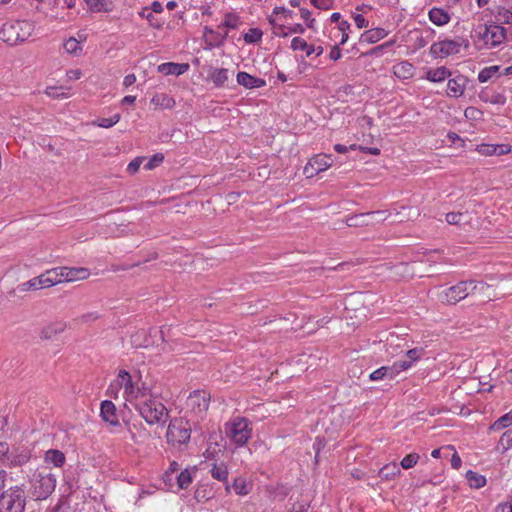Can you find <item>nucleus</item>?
<instances>
[{
	"mask_svg": "<svg viewBox=\"0 0 512 512\" xmlns=\"http://www.w3.org/2000/svg\"><path fill=\"white\" fill-rule=\"evenodd\" d=\"M191 426L187 420L175 418L170 421L166 437L172 444H186L190 440Z\"/></svg>",
	"mask_w": 512,
	"mask_h": 512,
	"instance_id": "obj_5",
	"label": "nucleus"
},
{
	"mask_svg": "<svg viewBox=\"0 0 512 512\" xmlns=\"http://www.w3.org/2000/svg\"><path fill=\"white\" fill-rule=\"evenodd\" d=\"M238 22H239V17L234 15V14H231V13H228L225 15V21L223 23V26L227 27V28H236L237 25H238Z\"/></svg>",
	"mask_w": 512,
	"mask_h": 512,
	"instance_id": "obj_48",
	"label": "nucleus"
},
{
	"mask_svg": "<svg viewBox=\"0 0 512 512\" xmlns=\"http://www.w3.org/2000/svg\"><path fill=\"white\" fill-rule=\"evenodd\" d=\"M496 149L494 152V155H504L508 152H510L511 147L509 145L501 144V145H495Z\"/></svg>",
	"mask_w": 512,
	"mask_h": 512,
	"instance_id": "obj_60",
	"label": "nucleus"
},
{
	"mask_svg": "<svg viewBox=\"0 0 512 512\" xmlns=\"http://www.w3.org/2000/svg\"><path fill=\"white\" fill-rule=\"evenodd\" d=\"M140 15H141L142 17H145V18L150 22V24H151L152 26L157 27V28H159V27H160V24H158V23H157V24H155V23L153 22L154 17H153V15H152V12H149V10H148V8H147V7L143 9V11L140 13Z\"/></svg>",
	"mask_w": 512,
	"mask_h": 512,
	"instance_id": "obj_59",
	"label": "nucleus"
},
{
	"mask_svg": "<svg viewBox=\"0 0 512 512\" xmlns=\"http://www.w3.org/2000/svg\"><path fill=\"white\" fill-rule=\"evenodd\" d=\"M136 410L143 419L150 425L165 424L168 419V410L159 400L153 397L139 400Z\"/></svg>",
	"mask_w": 512,
	"mask_h": 512,
	"instance_id": "obj_1",
	"label": "nucleus"
},
{
	"mask_svg": "<svg viewBox=\"0 0 512 512\" xmlns=\"http://www.w3.org/2000/svg\"><path fill=\"white\" fill-rule=\"evenodd\" d=\"M312 163L315 165L316 169L320 172L325 171L329 167L332 166L331 155L326 154H318L310 159Z\"/></svg>",
	"mask_w": 512,
	"mask_h": 512,
	"instance_id": "obj_27",
	"label": "nucleus"
},
{
	"mask_svg": "<svg viewBox=\"0 0 512 512\" xmlns=\"http://www.w3.org/2000/svg\"><path fill=\"white\" fill-rule=\"evenodd\" d=\"M461 43L459 40H443L432 44L430 47V54L434 58L446 57L449 55L457 54L460 51Z\"/></svg>",
	"mask_w": 512,
	"mask_h": 512,
	"instance_id": "obj_11",
	"label": "nucleus"
},
{
	"mask_svg": "<svg viewBox=\"0 0 512 512\" xmlns=\"http://www.w3.org/2000/svg\"><path fill=\"white\" fill-rule=\"evenodd\" d=\"M64 270V267H56L46 270L43 274L48 282V287L62 283L64 280V274L60 272Z\"/></svg>",
	"mask_w": 512,
	"mask_h": 512,
	"instance_id": "obj_22",
	"label": "nucleus"
},
{
	"mask_svg": "<svg viewBox=\"0 0 512 512\" xmlns=\"http://www.w3.org/2000/svg\"><path fill=\"white\" fill-rule=\"evenodd\" d=\"M99 318H100L99 314L95 311H92V312L84 313V314L74 318L72 321L76 325H82V324H88V323L95 322Z\"/></svg>",
	"mask_w": 512,
	"mask_h": 512,
	"instance_id": "obj_37",
	"label": "nucleus"
},
{
	"mask_svg": "<svg viewBox=\"0 0 512 512\" xmlns=\"http://www.w3.org/2000/svg\"><path fill=\"white\" fill-rule=\"evenodd\" d=\"M387 35V32L383 28H374L365 31L360 36V42H366L369 44H373L383 39Z\"/></svg>",
	"mask_w": 512,
	"mask_h": 512,
	"instance_id": "obj_18",
	"label": "nucleus"
},
{
	"mask_svg": "<svg viewBox=\"0 0 512 512\" xmlns=\"http://www.w3.org/2000/svg\"><path fill=\"white\" fill-rule=\"evenodd\" d=\"M400 472L401 471H400L398 464L393 462V463L386 464L385 466H383L379 471V475L382 478L389 480V479L395 477L396 475L400 474Z\"/></svg>",
	"mask_w": 512,
	"mask_h": 512,
	"instance_id": "obj_31",
	"label": "nucleus"
},
{
	"mask_svg": "<svg viewBox=\"0 0 512 512\" xmlns=\"http://www.w3.org/2000/svg\"><path fill=\"white\" fill-rule=\"evenodd\" d=\"M466 77L463 75L456 76L448 80L447 93L452 97H459L463 94L466 84Z\"/></svg>",
	"mask_w": 512,
	"mask_h": 512,
	"instance_id": "obj_14",
	"label": "nucleus"
},
{
	"mask_svg": "<svg viewBox=\"0 0 512 512\" xmlns=\"http://www.w3.org/2000/svg\"><path fill=\"white\" fill-rule=\"evenodd\" d=\"M387 371L388 370H387L386 366L380 367L379 369L373 371L370 374L369 378L372 381L383 380V379H385V374Z\"/></svg>",
	"mask_w": 512,
	"mask_h": 512,
	"instance_id": "obj_50",
	"label": "nucleus"
},
{
	"mask_svg": "<svg viewBox=\"0 0 512 512\" xmlns=\"http://www.w3.org/2000/svg\"><path fill=\"white\" fill-rule=\"evenodd\" d=\"M512 425V410L498 418L491 426L493 430H501Z\"/></svg>",
	"mask_w": 512,
	"mask_h": 512,
	"instance_id": "obj_35",
	"label": "nucleus"
},
{
	"mask_svg": "<svg viewBox=\"0 0 512 512\" xmlns=\"http://www.w3.org/2000/svg\"><path fill=\"white\" fill-rule=\"evenodd\" d=\"M478 293L483 301H491L497 297L491 285L484 282H475L471 285V294Z\"/></svg>",
	"mask_w": 512,
	"mask_h": 512,
	"instance_id": "obj_13",
	"label": "nucleus"
},
{
	"mask_svg": "<svg viewBox=\"0 0 512 512\" xmlns=\"http://www.w3.org/2000/svg\"><path fill=\"white\" fill-rule=\"evenodd\" d=\"M419 458L417 453H410L402 459L400 465L403 469H410L417 464Z\"/></svg>",
	"mask_w": 512,
	"mask_h": 512,
	"instance_id": "obj_42",
	"label": "nucleus"
},
{
	"mask_svg": "<svg viewBox=\"0 0 512 512\" xmlns=\"http://www.w3.org/2000/svg\"><path fill=\"white\" fill-rule=\"evenodd\" d=\"M291 48L293 50H306V48H308V44L303 38L294 37L291 41Z\"/></svg>",
	"mask_w": 512,
	"mask_h": 512,
	"instance_id": "obj_49",
	"label": "nucleus"
},
{
	"mask_svg": "<svg viewBox=\"0 0 512 512\" xmlns=\"http://www.w3.org/2000/svg\"><path fill=\"white\" fill-rule=\"evenodd\" d=\"M329 321H330V318L323 317L322 319L318 320L315 325H313L311 327H307L306 331H307V333H313L314 331H316L318 329V327L327 324Z\"/></svg>",
	"mask_w": 512,
	"mask_h": 512,
	"instance_id": "obj_57",
	"label": "nucleus"
},
{
	"mask_svg": "<svg viewBox=\"0 0 512 512\" xmlns=\"http://www.w3.org/2000/svg\"><path fill=\"white\" fill-rule=\"evenodd\" d=\"M237 82L248 89L260 88L266 85L264 79L256 78L246 72H239L237 74Z\"/></svg>",
	"mask_w": 512,
	"mask_h": 512,
	"instance_id": "obj_15",
	"label": "nucleus"
},
{
	"mask_svg": "<svg viewBox=\"0 0 512 512\" xmlns=\"http://www.w3.org/2000/svg\"><path fill=\"white\" fill-rule=\"evenodd\" d=\"M429 19L432 23H434L437 26H443L447 24L450 21V15L448 12L441 8L434 7L432 8L429 13Z\"/></svg>",
	"mask_w": 512,
	"mask_h": 512,
	"instance_id": "obj_21",
	"label": "nucleus"
},
{
	"mask_svg": "<svg viewBox=\"0 0 512 512\" xmlns=\"http://www.w3.org/2000/svg\"><path fill=\"white\" fill-rule=\"evenodd\" d=\"M500 69V66L494 65L490 67H486L482 69L478 74V80L481 83L487 82L489 79H491Z\"/></svg>",
	"mask_w": 512,
	"mask_h": 512,
	"instance_id": "obj_38",
	"label": "nucleus"
},
{
	"mask_svg": "<svg viewBox=\"0 0 512 512\" xmlns=\"http://www.w3.org/2000/svg\"><path fill=\"white\" fill-rule=\"evenodd\" d=\"M191 482H192V475H191V472L187 469L182 471L177 478L178 486L181 489H186L191 484Z\"/></svg>",
	"mask_w": 512,
	"mask_h": 512,
	"instance_id": "obj_41",
	"label": "nucleus"
},
{
	"mask_svg": "<svg viewBox=\"0 0 512 512\" xmlns=\"http://www.w3.org/2000/svg\"><path fill=\"white\" fill-rule=\"evenodd\" d=\"M100 414L103 420L110 423L111 425H117L119 423L116 415L115 405L109 400H105L101 403Z\"/></svg>",
	"mask_w": 512,
	"mask_h": 512,
	"instance_id": "obj_16",
	"label": "nucleus"
},
{
	"mask_svg": "<svg viewBox=\"0 0 512 512\" xmlns=\"http://www.w3.org/2000/svg\"><path fill=\"white\" fill-rule=\"evenodd\" d=\"M311 3L316 8L327 10L332 6L333 0H311Z\"/></svg>",
	"mask_w": 512,
	"mask_h": 512,
	"instance_id": "obj_55",
	"label": "nucleus"
},
{
	"mask_svg": "<svg viewBox=\"0 0 512 512\" xmlns=\"http://www.w3.org/2000/svg\"><path fill=\"white\" fill-rule=\"evenodd\" d=\"M232 487L238 495H247L249 493L248 484L242 478H236Z\"/></svg>",
	"mask_w": 512,
	"mask_h": 512,
	"instance_id": "obj_40",
	"label": "nucleus"
},
{
	"mask_svg": "<svg viewBox=\"0 0 512 512\" xmlns=\"http://www.w3.org/2000/svg\"><path fill=\"white\" fill-rule=\"evenodd\" d=\"M466 479H467L470 487L475 488V489L482 488L486 484V478L483 475L478 474L471 470L467 471Z\"/></svg>",
	"mask_w": 512,
	"mask_h": 512,
	"instance_id": "obj_29",
	"label": "nucleus"
},
{
	"mask_svg": "<svg viewBox=\"0 0 512 512\" xmlns=\"http://www.w3.org/2000/svg\"><path fill=\"white\" fill-rule=\"evenodd\" d=\"M387 372L385 374V379H394L399 374L398 365H395V363L392 366H386Z\"/></svg>",
	"mask_w": 512,
	"mask_h": 512,
	"instance_id": "obj_56",
	"label": "nucleus"
},
{
	"mask_svg": "<svg viewBox=\"0 0 512 512\" xmlns=\"http://www.w3.org/2000/svg\"><path fill=\"white\" fill-rule=\"evenodd\" d=\"M145 160L144 157H136L134 158L127 166V172L131 175L138 172L141 164Z\"/></svg>",
	"mask_w": 512,
	"mask_h": 512,
	"instance_id": "obj_46",
	"label": "nucleus"
},
{
	"mask_svg": "<svg viewBox=\"0 0 512 512\" xmlns=\"http://www.w3.org/2000/svg\"><path fill=\"white\" fill-rule=\"evenodd\" d=\"M479 97L481 100L490 102L491 104L504 105L506 103L505 95L498 92H494L490 95L487 91H482Z\"/></svg>",
	"mask_w": 512,
	"mask_h": 512,
	"instance_id": "obj_28",
	"label": "nucleus"
},
{
	"mask_svg": "<svg viewBox=\"0 0 512 512\" xmlns=\"http://www.w3.org/2000/svg\"><path fill=\"white\" fill-rule=\"evenodd\" d=\"M189 68L188 64H178L173 62L163 63L158 66V71L164 75H181Z\"/></svg>",
	"mask_w": 512,
	"mask_h": 512,
	"instance_id": "obj_17",
	"label": "nucleus"
},
{
	"mask_svg": "<svg viewBox=\"0 0 512 512\" xmlns=\"http://www.w3.org/2000/svg\"><path fill=\"white\" fill-rule=\"evenodd\" d=\"M56 478L50 473L38 472L31 480V493L37 499H46L55 489Z\"/></svg>",
	"mask_w": 512,
	"mask_h": 512,
	"instance_id": "obj_4",
	"label": "nucleus"
},
{
	"mask_svg": "<svg viewBox=\"0 0 512 512\" xmlns=\"http://www.w3.org/2000/svg\"><path fill=\"white\" fill-rule=\"evenodd\" d=\"M66 457L60 450L50 449L45 454V461L53 464L55 467H61L64 465Z\"/></svg>",
	"mask_w": 512,
	"mask_h": 512,
	"instance_id": "obj_24",
	"label": "nucleus"
},
{
	"mask_svg": "<svg viewBox=\"0 0 512 512\" xmlns=\"http://www.w3.org/2000/svg\"><path fill=\"white\" fill-rule=\"evenodd\" d=\"M384 211H372L366 213L355 214L346 218V224L349 227H363L379 223L384 220Z\"/></svg>",
	"mask_w": 512,
	"mask_h": 512,
	"instance_id": "obj_9",
	"label": "nucleus"
},
{
	"mask_svg": "<svg viewBox=\"0 0 512 512\" xmlns=\"http://www.w3.org/2000/svg\"><path fill=\"white\" fill-rule=\"evenodd\" d=\"M63 46L66 52L72 55H79L82 51V46L80 42L74 37H71L68 40H66Z\"/></svg>",
	"mask_w": 512,
	"mask_h": 512,
	"instance_id": "obj_36",
	"label": "nucleus"
},
{
	"mask_svg": "<svg viewBox=\"0 0 512 512\" xmlns=\"http://www.w3.org/2000/svg\"><path fill=\"white\" fill-rule=\"evenodd\" d=\"M251 428L246 418H236L227 424L226 433L230 440L237 446H243L251 437Z\"/></svg>",
	"mask_w": 512,
	"mask_h": 512,
	"instance_id": "obj_6",
	"label": "nucleus"
},
{
	"mask_svg": "<svg viewBox=\"0 0 512 512\" xmlns=\"http://www.w3.org/2000/svg\"><path fill=\"white\" fill-rule=\"evenodd\" d=\"M151 102L155 106H160V107H163V108H170L175 103L174 100L171 97H169L167 94H164V93L155 94L152 97Z\"/></svg>",
	"mask_w": 512,
	"mask_h": 512,
	"instance_id": "obj_33",
	"label": "nucleus"
},
{
	"mask_svg": "<svg viewBox=\"0 0 512 512\" xmlns=\"http://www.w3.org/2000/svg\"><path fill=\"white\" fill-rule=\"evenodd\" d=\"M164 160V156L161 153L154 154L144 165L146 170H152L155 167L159 166Z\"/></svg>",
	"mask_w": 512,
	"mask_h": 512,
	"instance_id": "obj_44",
	"label": "nucleus"
},
{
	"mask_svg": "<svg viewBox=\"0 0 512 512\" xmlns=\"http://www.w3.org/2000/svg\"><path fill=\"white\" fill-rule=\"evenodd\" d=\"M119 383L121 386H124L125 392L129 395H134L135 386L132 381V377L126 370H120L118 374Z\"/></svg>",
	"mask_w": 512,
	"mask_h": 512,
	"instance_id": "obj_26",
	"label": "nucleus"
},
{
	"mask_svg": "<svg viewBox=\"0 0 512 512\" xmlns=\"http://www.w3.org/2000/svg\"><path fill=\"white\" fill-rule=\"evenodd\" d=\"M473 281H460L444 292V300L449 304H456L471 294Z\"/></svg>",
	"mask_w": 512,
	"mask_h": 512,
	"instance_id": "obj_10",
	"label": "nucleus"
},
{
	"mask_svg": "<svg viewBox=\"0 0 512 512\" xmlns=\"http://www.w3.org/2000/svg\"><path fill=\"white\" fill-rule=\"evenodd\" d=\"M495 512H512V504L502 503L496 507Z\"/></svg>",
	"mask_w": 512,
	"mask_h": 512,
	"instance_id": "obj_63",
	"label": "nucleus"
},
{
	"mask_svg": "<svg viewBox=\"0 0 512 512\" xmlns=\"http://www.w3.org/2000/svg\"><path fill=\"white\" fill-rule=\"evenodd\" d=\"M67 328V323L63 321L54 322L43 328L41 337L44 339H51L57 334L64 332Z\"/></svg>",
	"mask_w": 512,
	"mask_h": 512,
	"instance_id": "obj_20",
	"label": "nucleus"
},
{
	"mask_svg": "<svg viewBox=\"0 0 512 512\" xmlns=\"http://www.w3.org/2000/svg\"><path fill=\"white\" fill-rule=\"evenodd\" d=\"M25 500L26 495L22 488L11 487L0 496V512H24Z\"/></svg>",
	"mask_w": 512,
	"mask_h": 512,
	"instance_id": "obj_3",
	"label": "nucleus"
},
{
	"mask_svg": "<svg viewBox=\"0 0 512 512\" xmlns=\"http://www.w3.org/2000/svg\"><path fill=\"white\" fill-rule=\"evenodd\" d=\"M314 166L315 165L312 163L311 160H309V162L305 165L303 173L306 175L307 178H312L319 173V171Z\"/></svg>",
	"mask_w": 512,
	"mask_h": 512,
	"instance_id": "obj_53",
	"label": "nucleus"
},
{
	"mask_svg": "<svg viewBox=\"0 0 512 512\" xmlns=\"http://www.w3.org/2000/svg\"><path fill=\"white\" fill-rule=\"evenodd\" d=\"M354 21H355L356 26H357L359 29H361V28H366V27H368V24H369V23H368V20H366V19L364 18V16H363V15H361V14H357V15H355V16H354Z\"/></svg>",
	"mask_w": 512,
	"mask_h": 512,
	"instance_id": "obj_58",
	"label": "nucleus"
},
{
	"mask_svg": "<svg viewBox=\"0 0 512 512\" xmlns=\"http://www.w3.org/2000/svg\"><path fill=\"white\" fill-rule=\"evenodd\" d=\"M211 475L214 479L222 482H226L228 478V469L224 463L221 464H213L211 470Z\"/></svg>",
	"mask_w": 512,
	"mask_h": 512,
	"instance_id": "obj_30",
	"label": "nucleus"
},
{
	"mask_svg": "<svg viewBox=\"0 0 512 512\" xmlns=\"http://www.w3.org/2000/svg\"><path fill=\"white\" fill-rule=\"evenodd\" d=\"M461 464H462V460H461L460 456L457 454V452H455L451 458V466L454 469H459L461 467Z\"/></svg>",
	"mask_w": 512,
	"mask_h": 512,
	"instance_id": "obj_62",
	"label": "nucleus"
},
{
	"mask_svg": "<svg viewBox=\"0 0 512 512\" xmlns=\"http://www.w3.org/2000/svg\"><path fill=\"white\" fill-rule=\"evenodd\" d=\"M479 38L486 45L496 47L506 39V29L497 24L484 25L483 32H479Z\"/></svg>",
	"mask_w": 512,
	"mask_h": 512,
	"instance_id": "obj_8",
	"label": "nucleus"
},
{
	"mask_svg": "<svg viewBox=\"0 0 512 512\" xmlns=\"http://www.w3.org/2000/svg\"><path fill=\"white\" fill-rule=\"evenodd\" d=\"M64 90L65 88L63 86H50L46 88L45 94L53 99L67 98L68 93H66Z\"/></svg>",
	"mask_w": 512,
	"mask_h": 512,
	"instance_id": "obj_39",
	"label": "nucleus"
},
{
	"mask_svg": "<svg viewBox=\"0 0 512 512\" xmlns=\"http://www.w3.org/2000/svg\"><path fill=\"white\" fill-rule=\"evenodd\" d=\"M289 512H308V506L304 503H297Z\"/></svg>",
	"mask_w": 512,
	"mask_h": 512,
	"instance_id": "obj_64",
	"label": "nucleus"
},
{
	"mask_svg": "<svg viewBox=\"0 0 512 512\" xmlns=\"http://www.w3.org/2000/svg\"><path fill=\"white\" fill-rule=\"evenodd\" d=\"M313 53H316L317 56H320L323 53V47H314L313 45H308V48H306V55L309 57Z\"/></svg>",
	"mask_w": 512,
	"mask_h": 512,
	"instance_id": "obj_61",
	"label": "nucleus"
},
{
	"mask_svg": "<svg viewBox=\"0 0 512 512\" xmlns=\"http://www.w3.org/2000/svg\"><path fill=\"white\" fill-rule=\"evenodd\" d=\"M34 30V25L26 20L7 22L1 29L2 40L9 45L27 40Z\"/></svg>",
	"mask_w": 512,
	"mask_h": 512,
	"instance_id": "obj_2",
	"label": "nucleus"
},
{
	"mask_svg": "<svg viewBox=\"0 0 512 512\" xmlns=\"http://www.w3.org/2000/svg\"><path fill=\"white\" fill-rule=\"evenodd\" d=\"M495 149L494 144H481L478 146V152L486 156L494 155Z\"/></svg>",
	"mask_w": 512,
	"mask_h": 512,
	"instance_id": "obj_52",
	"label": "nucleus"
},
{
	"mask_svg": "<svg viewBox=\"0 0 512 512\" xmlns=\"http://www.w3.org/2000/svg\"><path fill=\"white\" fill-rule=\"evenodd\" d=\"M451 75V72L444 66L429 70L426 78L431 82H442Z\"/></svg>",
	"mask_w": 512,
	"mask_h": 512,
	"instance_id": "obj_25",
	"label": "nucleus"
},
{
	"mask_svg": "<svg viewBox=\"0 0 512 512\" xmlns=\"http://www.w3.org/2000/svg\"><path fill=\"white\" fill-rule=\"evenodd\" d=\"M210 394L204 390H195L187 398V408L199 417H203L209 408Z\"/></svg>",
	"mask_w": 512,
	"mask_h": 512,
	"instance_id": "obj_7",
	"label": "nucleus"
},
{
	"mask_svg": "<svg viewBox=\"0 0 512 512\" xmlns=\"http://www.w3.org/2000/svg\"><path fill=\"white\" fill-rule=\"evenodd\" d=\"M210 77L217 87H221L228 80V70L225 68L215 69L211 72Z\"/></svg>",
	"mask_w": 512,
	"mask_h": 512,
	"instance_id": "obj_32",
	"label": "nucleus"
},
{
	"mask_svg": "<svg viewBox=\"0 0 512 512\" xmlns=\"http://www.w3.org/2000/svg\"><path fill=\"white\" fill-rule=\"evenodd\" d=\"M446 221L450 225H460L468 223L469 219L466 214L461 212H449L446 214Z\"/></svg>",
	"mask_w": 512,
	"mask_h": 512,
	"instance_id": "obj_34",
	"label": "nucleus"
},
{
	"mask_svg": "<svg viewBox=\"0 0 512 512\" xmlns=\"http://www.w3.org/2000/svg\"><path fill=\"white\" fill-rule=\"evenodd\" d=\"M261 37L262 31L257 28H252L244 35V40L246 43H256L261 40Z\"/></svg>",
	"mask_w": 512,
	"mask_h": 512,
	"instance_id": "obj_43",
	"label": "nucleus"
},
{
	"mask_svg": "<svg viewBox=\"0 0 512 512\" xmlns=\"http://www.w3.org/2000/svg\"><path fill=\"white\" fill-rule=\"evenodd\" d=\"M42 288H49L48 282L43 273L20 285L21 291L38 290Z\"/></svg>",
	"mask_w": 512,
	"mask_h": 512,
	"instance_id": "obj_19",
	"label": "nucleus"
},
{
	"mask_svg": "<svg viewBox=\"0 0 512 512\" xmlns=\"http://www.w3.org/2000/svg\"><path fill=\"white\" fill-rule=\"evenodd\" d=\"M394 74L398 78L408 79L413 76L414 67L407 61H402L393 67Z\"/></svg>",
	"mask_w": 512,
	"mask_h": 512,
	"instance_id": "obj_23",
	"label": "nucleus"
},
{
	"mask_svg": "<svg viewBox=\"0 0 512 512\" xmlns=\"http://www.w3.org/2000/svg\"><path fill=\"white\" fill-rule=\"evenodd\" d=\"M132 396L135 397L138 401L151 397L148 394V389L144 385L141 386V388L140 387L135 388V393Z\"/></svg>",
	"mask_w": 512,
	"mask_h": 512,
	"instance_id": "obj_54",
	"label": "nucleus"
},
{
	"mask_svg": "<svg viewBox=\"0 0 512 512\" xmlns=\"http://www.w3.org/2000/svg\"><path fill=\"white\" fill-rule=\"evenodd\" d=\"M64 270L60 272L64 273V280L66 282H74L78 280L87 279L90 275V271L84 267H66L63 266Z\"/></svg>",
	"mask_w": 512,
	"mask_h": 512,
	"instance_id": "obj_12",
	"label": "nucleus"
},
{
	"mask_svg": "<svg viewBox=\"0 0 512 512\" xmlns=\"http://www.w3.org/2000/svg\"><path fill=\"white\" fill-rule=\"evenodd\" d=\"M497 17L501 21V23L512 24V11H510L508 9H505V8L499 9Z\"/></svg>",
	"mask_w": 512,
	"mask_h": 512,
	"instance_id": "obj_47",
	"label": "nucleus"
},
{
	"mask_svg": "<svg viewBox=\"0 0 512 512\" xmlns=\"http://www.w3.org/2000/svg\"><path fill=\"white\" fill-rule=\"evenodd\" d=\"M424 350L422 348H414L410 349L406 352V356L408 360H410L412 363L416 360H418L421 355L423 354Z\"/></svg>",
	"mask_w": 512,
	"mask_h": 512,
	"instance_id": "obj_51",
	"label": "nucleus"
},
{
	"mask_svg": "<svg viewBox=\"0 0 512 512\" xmlns=\"http://www.w3.org/2000/svg\"><path fill=\"white\" fill-rule=\"evenodd\" d=\"M120 120V114H115L110 118H101L98 120L97 125L102 128H110L118 123Z\"/></svg>",
	"mask_w": 512,
	"mask_h": 512,
	"instance_id": "obj_45",
	"label": "nucleus"
}]
</instances>
